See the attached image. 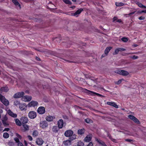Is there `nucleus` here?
<instances>
[{
  "instance_id": "obj_37",
  "label": "nucleus",
  "mask_w": 146,
  "mask_h": 146,
  "mask_svg": "<svg viewBox=\"0 0 146 146\" xmlns=\"http://www.w3.org/2000/svg\"><path fill=\"white\" fill-rule=\"evenodd\" d=\"M2 123L5 127H7L9 125V124L7 122V121H2Z\"/></svg>"
},
{
  "instance_id": "obj_64",
  "label": "nucleus",
  "mask_w": 146,
  "mask_h": 146,
  "mask_svg": "<svg viewBox=\"0 0 146 146\" xmlns=\"http://www.w3.org/2000/svg\"><path fill=\"white\" fill-rule=\"evenodd\" d=\"M47 26H47V25H45L44 26H42V27H42V28H44V27H47Z\"/></svg>"
},
{
  "instance_id": "obj_14",
  "label": "nucleus",
  "mask_w": 146,
  "mask_h": 146,
  "mask_svg": "<svg viewBox=\"0 0 146 146\" xmlns=\"http://www.w3.org/2000/svg\"><path fill=\"white\" fill-rule=\"evenodd\" d=\"M64 122L62 119H60L58 122V125L59 129H61L63 127Z\"/></svg>"
},
{
  "instance_id": "obj_36",
  "label": "nucleus",
  "mask_w": 146,
  "mask_h": 146,
  "mask_svg": "<svg viewBox=\"0 0 146 146\" xmlns=\"http://www.w3.org/2000/svg\"><path fill=\"white\" fill-rule=\"evenodd\" d=\"M62 1L66 4L69 5H71L72 4L71 2L69 0H62Z\"/></svg>"
},
{
  "instance_id": "obj_32",
  "label": "nucleus",
  "mask_w": 146,
  "mask_h": 146,
  "mask_svg": "<svg viewBox=\"0 0 146 146\" xmlns=\"http://www.w3.org/2000/svg\"><path fill=\"white\" fill-rule=\"evenodd\" d=\"M1 90L3 92H7L9 90V89L7 87H3L1 88Z\"/></svg>"
},
{
  "instance_id": "obj_28",
  "label": "nucleus",
  "mask_w": 146,
  "mask_h": 146,
  "mask_svg": "<svg viewBox=\"0 0 146 146\" xmlns=\"http://www.w3.org/2000/svg\"><path fill=\"white\" fill-rule=\"evenodd\" d=\"M15 122L16 124L19 126H21V121H20V120L18 119H15Z\"/></svg>"
},
{
  "instance_id": "obj_15",
  "label": "nucleus",
  "mask_w": 146,
  "mask_h": 146,
  "mask_svg": "<svg viewBox=\"0 0 146 146\" xmlns=\"http://www.w3.org/2000/svg\"><path fill=\"white\" fill-rule=\"evenodd\" d=\"M20 120L21 122L22 123L23 125L27 123L28 121L27 118L26 117H21Z\"/></svg>"
},
{
  "instance_id": "obj_5",
  "label": "nucleus",
  "mask_w": 146,
  "mask_h": 146,
  "mask_svg": "<svg viewBox=\"0 0 146 146\" xmlns=\"http://www.w3.org/2000/svg\"><path fill=\"white\" fill-rule=\"evenodd\" d=\"M24 94L25 93L24 92H21L16 93L13 95V97L15 98H19L21 97L22 98Z\"/></svg>"
},
{
  "instance_id": "obj_54",
  "label": "nucleus",
  "mask_w": 146,
  "mask_h": 146,
  "mask_svg": "<svg viewBox=\"0 0 146 146\" xmlns=\"http://www.w3.org/2000/svg\"><path fill=\"white\" fill-rule=\"evenodd\" d=\"M117 17H114L113 18V22H114L115 21L117 20Z\"/></svg>"
},
{
  "instance_id": "obj_12",
  "label": "nucleus",
  "mask_w": 146,
  "mask_h": 146,
  "mask_svg": "<svg viewBox=\"0 0 146 146\" xmlns=\"http://www.w3.org/2000/svg\"><path fill=\"white\" fill-rule=\"evenodd\" d=\"M125 49L123 48H116L114 52L113 53V55H116L118 54L119 51H124Z\"/></svg>"
},
{
  "instance_id": "obj_46",
  "label": "nucleus",
  "mask_w": 146,
  "mask_h": 146,
  "mask_svg": "<svg viewBox=\"0 0 146 146\" xmlns=\"http://www.w3.org/2000/svg\"><path fill=\"white\" fill-rule=\"evenodd\" d=\"M125 141H126L130 142L133 141V140L130 139H125Z\"/></svg>"
},
{
  "instance_id": "obj_19",
  "label": "nucleus",
  "mask_w": 146,
  "mask_h": 146,
  "mask_svg": "<svg viewBox=\"0 0 146 146\" xmlns=\"http://www.w3.org/2000/svg\"><path fill=\"white\" fill-rule=\"evenodd\" d=\"M54 118V117L49 115L46 117V119L47 121L50 122L52 121L53 119Z\"/></svg>"
},
{
  "instance_id": "obj_57",
  "label": "nucleus",
  "mask_w": 146,
  "mask_h": 146,
  "mask_svg": "<svg viewBox=\"0 0 146 146\" xmlns=\"http://www.w3.org/2000/svg\"><path fill=\"white\" fill-rule=\"evenodd\" d=\"M117 22L120 23L122 22L121 20V19H117L116 21Z\"/></svg>"
},
{
  "instance_id": "obj_56",
  "label": "nucleus",
  "mask_w": 146,
  "mask_h": 146,
  "mask_svg": "<svg viewBox=\"0 0 146 146\" xmlns=\"http://www.w3.org/2000/svg\"><path fill=\"white\" fill-rule=\"evenodd\" d=\"M18 145L19 146H22L23 144L19 141V142H18Z\"/></svg>"
},
{
  "instance_id": "obj_39",
  "label": "nucleus",
  "mask_w": 146,
  "mask_h": 146,
  "mask_svg": "<svg viewBox=\"0 0 146 146\" xmlns=\"http://www.w3.org/2000/svg\"><path fill=\"white\" fill-rule=\"evenodd\" d=\"M8 144L9 146H14V143L12 141H9L8 143Z\"/></svg>"
},
{
  "instance_id": "obj_43",
  "label": "nucleus",
  "mask_w": 146,
  "mask_h": 146,
  "mask_svg": "<svg viewBox=\"0 0 146 146\" xmlns=\"http://www.w3.org/2000/svg\"><path fill=\"white\" fill-rule=\"evenodd\" d=\"M122 80L123 79L119 80L117 82H115V84L118 85L120 84L121 83Z\"/></svg>"
},
{
  "instance_id": "obj_45",
  "label": "nucleus",
  "mask_w": 146,
  "mask_h": 146,
  "mask_svg": "<svg viewBox=\"0 0 146 146\" xmlns=\"http://www.w3.org/2000/svg\"><path fill=\"white\" fill-rule=\"evenodd\" d=\"M87 146H93V144L92 142H90Z\"/></svg>"
},
{
  "instance_id": "obj_60",
  "label": "nucleus",
  "mask_w": 146,
  "mask_h": 146,
  "mask_svg": "<svg viewBox=\"0 0 146 146\" xmlns=\"http://www.w3.org/2000/svg\"><path fill=\"white\" fill-rule=\"evenodd\" d=\"M63 117L65 119H68V117L66 115L63 116Z\"/></svg>"
},
{
  "instance_id": "obj_53",
  "label": "nucleus",
  "mask_w": 146,
  "mask_h": 146,
  "mask_svg": "<svg viewBox=\"0 0 146 146\" xmlns=\"http://www.w3.org/2000/svg\"><path fill=\"white\" fill-rule=\"evenodd\" d=\"M7 118L5 116V117H4V118H3V119H2V121H7Z\"/></svg>"
},
{
  "instance_id": "obj_34",
  "label": "nucleus",
  "mask_w": 146,
  "mask_h": 146,
  "mask_svg": "<svg viewBox=\"0 0 146 146\" xmlns=\"http://www.w3.org/2000/svg\"><path fill=\"white\" fill-rule=\"evenodd\" d=\"M3 137L5 138H7L9 137V135L7 133H4L3 134Z\"/></svg>"
},
{
  "instance_id": "obj_50",
  "label": "nucleus",
  "mask_w": 146,
  "mask_h": 146,
  "mask_svg": "<svg viewBox=\"0 0 146 146\" xmlns=\"http://www.w3.org/2000/svg\"><path fill=\"white\" fill-rule=\"evenodd\" d=\"M139 13L140 14H141L142 13H146V10H142L140 11H139Z\"/></svg>"
},
{
  "instance_id": "obj_61",
  "label": "nucleus",
  "mask_w": 146,
  "mask_h": 146,
  "mask_svg": "<svg viewBox=\"0 0 146 146\" xmlns=\"http://www.w3.org/2000/svg\"><path fill=\"white\" fill-rule=\"evenodd\" d=\"M142 8H146V6H144V5H143V6Z\"/></svg>"
},
{
  "instance_id": "obj_16",
  "label": "nucleus",
  "mask_w": 146,
  "mask_h": 146,
  "mask_svg": "<svg viewBox=\"0 0 146 146\" xmlns=\"http://www.w3.org/2000/svg\"><path fill=\"white\" fill-rule=\"evenodd\" d=\"M107 104L108 105L113 106L116 108H118V106L114 102H107Z\"/></svg>"
},
{
  "instance_id": "obj_59",
  "label": "nucleus",
  "mask_w": 146,
  "mask_h": 146,
  "mask_svg": "<svg viewBox=\"0 0 146 146\" xmlns=\"http://www.w3.org/2000/svg\"><path fill=\"white\" fill-rule=\"evenodd\" d=\"M36 131H34L33 133V135L36 136Z\"/></svg>"
},
{
  "instance_id": "obj_6",
  "label": "nucleus",
  "mask_w": 146,
  "mask_h": 146,
  "mask_svg": "<svg viewBox=\"0 0 146 146\" xmlns=\"http://www.w3.org/2000/svg\"><path fill=\"white\" fill-rule=\"evenodd\" d=\"M32 99V97L29 96H24L22 98V101L26 102L30 101Z\"/></svg>"
},
{
  "instance_id": "obj_41",
  "label": "nucleus",
  "mask_w": 146,
  "mask_h": 146,
  "mask_svg": "<svg viewBox=\"0 0 146 146\" xmlns=\"http://www.w3.org/2000/svg\"><path fill=\"white\" fill-rule=\"evenodd\" d=\"M130 58L133 59H137L138 58V56L135 55H134L133 56L130 57Z\"/></svg>"
},
{
  "instance_id": "obj_31",
  "label": "nucleus",
  "mask_w": 146,
  "mask_h": 146,
  "mask_svg": "<svg viewBox=\"0 0 146 146\" xmlns=\"http://www.w3.org/2000/svg\"><path fill=\"white\" fill-rule=\"evenodd\" d=\"M23 125L24 129V131H26L29 129V127L28 125L26 124H23Z\"/></svg>"
},
{
  "instance_id": "obj_52",
  "label": "nucleus",
  "mask_w": 146,
  "mask_h": 146,
  "mask_svg": "<svg viewBox=\"0 0 146 146\" xmlns=\"http://www.w3.org/2000/svg\"><path fill=\"white\" fill-rule=\"evenodd\" d=\"M3 130V127H2V124L1 122L0 121V131Z\"/></svg>"
},
{
  "instance_id": "obj_2",
  "label": "nucleus",
  "mask_w": 146,
  "mask_h": 146,
  "mask_svg": "<svg viewBox=\"0 0 146 146\" xmlns=\"http://www.w3.org/2000/svg\"><path fill=\"white\" fill-rule=\"evenodd\" d=\"M0 100L5 106H7L9 105V102L8 100L6 99L5 97L1 94H0Z\"/></svg>"
},
{
  "instance_id": "obj_20",
  "label": "nucleus",
  "mask_w": 146,
  "mask_h": 146,
  "mask_svg": "<svg viewBox=\"0 0 146 146\" xmlns=\"http://www.w3.org/2000/svg\"><path fill=\"white\" fill-rule=\"evenodd\" d=\"M83 10V9L82 8H80L78 9L75 13H74L73 15L76 16L77 15L80 14L81 12Z\"/></svg>"
},
{
  "instance_id": "obj_25",
  "label": "nucleus",
  "mask_w": 146,
  "mask_h": 146,
  "mask_svg": "<svg viewBox=\"0 0 146 146\" xmlns=\"http://www.w3.org/2000/svg\"><path fill=\"white\" fill-rule=\"evenodd\" d=\"M85 129L84 128L79 129L78 131V133L79 135L83 134L85 131Z\"/></svg>"
},
{
  "instance_id": "obj_4",
  "label": "nucleus",
  "mask_w": 146,
  "mask_h": 146,
  "mask_svg": "<svg viewBox=\"0 0 146 146\" xmlns=\"http://www.w3.org/2000/svg\"><path fill=\"white\" fill-rule=\"evenodd\" d=\"M40 126L42 129H45L48 126V122L45 121H41L40 123Z\"/></svg>"
},
{
  "instance_id": "obj_58",
  "label": "nucleus",
  "mask_w": 146,
  "mask_h": 146,
  "mask_svg": "<svg viewBox=\"0 0 146 146\" xmlns=\"http://www.w3.org/2000/svg\"><path fill=\"white\" fill-rule=\"evenodd\" d=\"M105 55H106V54H102L101 57V58H102L103 57L105 56Z\"/></svg>"
},
{
  "instance_id": "obj_18",
  "label": "nucleus",
  "mask_w": 146,
  "mask_h": 146,
  "mask_svg": "<svg viewBox=\"0 0 146 146\" xmlns=\"http://www.w3.org/2000/svg\"><path fill=\"white\" fill-rule=\"evenodd\" d=\"M85 90L86 91H88V92H90L91 93H93V94H94V95H96L98 96H99V97H102V98L104 97H105L104 96L100 94H99L98 93L95 92H94L91 91H90L89 90H88L87 89H85Z\"/></svg>"
},
{
  "instance_id": "obj_21",
  "label": "nucleus",
  "mask_w": 146,
  "mask_h": 146,
  "mask_svg": "<svg viewBox=\"0 0 146 146\" xmlns=\"http://www.w3.org/2000/svg\"><path fill=\"white\" fill-rule=\"evenodd\" d=\"M43 143L44 141L42 138H37V145H41L43 144Z\"/></svg>"
},
{
  "instance_id": "obj_27",
  "label": "nucleus",
  "mask_w": 146,
  "mask_h": 146,
  "mask_svg": "<svg viewBox=\"0 0 146 146\" xmlns=\"http://www.w3.org/2000/svg\"><path fill=\"white\" fill-rule=\"evenodd\" d=\"M59 129L58 127L57 126H54L52 129V130L53 132L55 133H57Z\"/></svg>"
},
{
  "instance_id": "obj_47",
  "label": "nucleus",
  "mask_w": 146,
  "mask_h": 146,
  "mask_svg": "<svg viewBox=\"0 0 146 146\" xmlns=\"http://www.w3.org/2000/svg\"><path fill=\"white\" fill-rule=\"evenodd\" d=\"M14 140L16 143H18L19 142V140L18 138L16 137L14 138Z\"/></svg>"
},
{
  "instance_id": "obj_24",
  "label": "nucleus",
  "mask_w": 146,
  "mask_h": 146,
  "mask_svg": "<svg viewBox=\"0 0 146 146\" xmlns=\"http://www.w3.org/2000/svg\"><path fill=\"white\" fill-rule=\"evenodd\" d=\"M112 48V47L111 46L108 47L106 48L104 51L105 54L106 55H107L108 54Z\"/></svg>"
},
{
  "instance_id": "obj_48",
  "label": "nucleus",
  "mask_w": 146,
  "mask_h": 146,
  "mask_svg": "<svg viewBox=\"0 0 146 146\" xmlns=\"http://www.w3.org/2000/svg\"><path fill=\"white\" fill-rule=\"evenodd\" d=\"M138 6L142 8L143 5L141 3H138Z\"/></svg>"
},
{
  "instance_id": "obj_1",
  "label": "nucleus",
  "mask_w": 146,
  "mask_h": 146,
  "mask_svg": "<svg viewBox=\"0 0 146 146\" xmlns=\"http://www.w3.org/2000/svg\"><path fill=\"white\" fill-rule=\"evenodd\" d=\"M115 72L116 73L123 76H127L129 74V73L128 72L123 70H117L115 71Z\"/></svg>"
},
{
  "instance_id": "obj_11",
  "label": "nucleus",
  "mask_w": 146,
  "mask_h": 146,
  "mask_svg": "<svg viewBox=\"0 0 146 146\" xmlns=\"http://www.w3.org/2000/svg\"><path fill=\"white\" fill-rule=\"evenodd\" d=\"M95 140L99 144L101 145L102 146H107L104 141L100 140V139L95 137Z\"/></svg>"
},
{
  "instance_id": "obj_9",
  "label": "nucleus",
  "mask_w": 146,
  "mask_h": 146,
  "mask_svg": "<svg viewBox=\"0 0 146 146\" xmlns=\"http://www.w3.org/2000/svg\"><path fill=\"white\" fill-rule=\"evenodd\" d=\"M92 137V135L91 134H89L86 136L84 140L86 142H88L91 140Z\"/></svg>"
},
{
  "instance_id": "obj_38",
  "label": "nucleus",
  "mask_w": 146,
  "mask_h": 146,
  "mask_svg": "<svg viewBox=\"0 0 146 146\" xmlns=\"http://www.w3.org/2000/svg\"><path fill=\"white\" fill-rule=\"evenodd\" d=\"M121 40L123 42H126L128 41V38H127L125 37H122L121 38Z\"/></svg>"
},
{
  "instance_id": "obj_29",
  "label": "nucleus",
  "mask_w": 146,
  "mask_h": 146,
  "mask_svg": "<svg viewBox=\"0 0 146 146\" xmlns=\"http://www.w3.org/2000/svg\"><path fill=\"white\" fill-rule=\"evenodd\" d=\"M69 137V139L71 141L76 139V135L75 134H73L71 137Z\"/></svg>"
},
{
  "instance_id": "obj_55",
  "label": "nucleus",
  "mask_w": 146,
  "mask_h": 146,
  "mask_svg": "<svg viewBox=\"0 0 146 146\" xmlns=\"http://www.w3.org/2000/svg\"><path fill=\"white\" fill-rule=\"evenodd\" d=\"M9 128H5V129L3 130V131H9Z\"/></svg>"
},
{
  "instance_id": "obj_63",
  "label": "nucleus",
  "mask_w": 146,
  "mask_h": 146,
  "mask_svg": "<svg viewBox=\"0 0 146 146\" xmlns=\"http://www.w3.org/2000/svg\"><path fill=\"white\" fill-rule=\"evenodd\" d=\"M37 60H39V61L40 60V58H38L37 57Z\"/></svg>"
},
{
  "instance_id": "obj_40",
  "label": "nucleus",
  "mask_w": 146,
  "mask_h": 146,
  "mask_svg": "<svg viewBox=\"0 0 146 146\" xmlns=\"http://www.w3.org/2000/svg\"><path fill=\"white\" fill-rule=\"evenodd\" d=\"M14 105L16 106L18 105H19V106L20 104H20L19 101H17V100L15 101L14 102Z\"/></svg>"
},
{
  "instance_id": "obj_8",
  "label": "nucleus",
  "mask_w": 146,
  "mask_h": 146,
  "mask_svg": "<svg viewBox=\"0 0 146 146\" xmlns=\"http://www.w3.org/2000/svg\"><path fill=\"white\" fill-rule=\"evenodd\" d=\"M28 116L30 118L34 119L36 117V114L35 112L32 111L29 112L28 114Z\"/></svg>"
},
{
  "instance_id": "obj_49",
  "label": "nucleus",
  "mask_w": 146,
  "mask_h": 146,
  "mask_svg": "<svg viewBox=\"0 0 146 146\" xmlns=\"http://www.w3.org/2000/svg\"><path fill=\"white\" fill-rule=\"evenodd\" d=\"M135 11H135L133 12H131L130 13H129L128 14H127V15H129V16H131V15L134 14L135 13Z\"/></svg>"
},
{
  "instance_id": "obj_22",
  "label": "nucleus",
  "mask_w": 146,
  "mask_h": 146,
  "mask_svg": "<svg viewBox=\"0 0 146 146\" xmlns=\"http://www.w3.org/2000/svg\"><path fill=\"white\" fill-rule=\"evenodd\" d=\"M19 108L21 110H26V106L25 104H21L19 106Z\"/></svg>"
},
{
  "instance_id": "obj_3",
  "label": "nucleus",
  "mask_w": 146,
  "mask_h": 146,
  "mask_svg": "<svg viewBox=\"0 0 146 146\" xmlns=\"http://www.w3.org/2000/svg\"><path fill=\"white\" fill-rule=\"evenodd\" d=\"M128 117L131 119L135 123L139 124L140 122L139 120L135 117L132 115H130L128 116Z\"/></svg>"
},
{
  "instance_id": "obj_35",
  "label": "nucleus",
  "mask_w": 146,
  "mask_h": 146,
  "mask_svg": "<svg viewBox=\"0 0 146 146\" xmlns=\"http://www.w3.org/2000/svg\"><path fill=\"white\" fill-rule=\"evenodd\" d=\"M85 121L88 123H92V121L89 118H87L85 119Z\"/></svg>"
},
{
  "instance_id": "obj_10",
  "label": "nucleus",
  "mask_w": 146,
  "mask_h": 146,
  "mask_svg": "<svg viewBox=\"0 0 146 146\" xmlns=\"http://www.w3.org/2000/svg\"><path fill=\"white\" fill-rule=\"evenodd\" d=\"M45 109L43 107H40L37 110V112L40 114H43L45 112Z\"/></svg>"
},
{
  "instance_id": "obj_17",
  "label": "nucleus",
  "mask_w": 146,
  "mask_h": 146,
  "mask_svg": "<svg viewBox=\"0 0 146 146\" xmlns=\"http://www.w3.org/2000/svg\"><path fill=\"white\" fill-rule=\"evenodd\" d=\"M8 114L13 117H17V115L15 113H13L10 110H9L7 111Z\"/></svg>"
},
{
  "instance_id": "obj_23",
  "label": "nucleus",
  "mask_w": 146,
  "mask_h": 146,
  "mask_svg": "<svg viewBox=\"0 0 146 146\" xmlns=\"http://www.w3.org/2000/svg\"><path fill=\"white\" fill-rule=\"evenodd\" d=\"M13 3L17 7L18 6L20 9H21V7L20 4L18 2L17 0H12Z\"/></svg>"
},
{
  "instance_id": "obj_42",
  "label": "nucleus",
  "mask_w": 146,
  "mask_h": 146,
  "mask_svg": "<svg viewBox=\"0 0 146 146\" xmlns=\"http://www.w3.org/2000/svg\"><path fill=\"white\" fill-rule=\"evenodd\" d=\"M145 19V17L143 16H141L138 18V19L139 20H143Z\"/></svg>"
},
{
  "instance_id": "obj_62",
  "label": "nucleus",
  "mask_w": 146,
  "mask_h": 146,
  "mask_svg": "<svg viewBox=\"0 0 146 146\" xmlns=\"http://www.w3.org/2000/svg\"><path fill=\"white\" fill-rule=\"evenodd\" d=\"M24 142L25 143V144L26 145H27V143H26V142L25 141H24Z\"/></svg>"
},
{
  "instance_id": "obj_44",
  "label": "nucleus",
  "mask_w": 146,
  "mask_h": 146,
  "mask_svg": "<svg viewBox=\"0 0 146 146\" xmlns=\"http://www.w3.org/2000/svg\"><path fill=\"white\" fill-rule=\"evenodd\" d=\"M16 137H17V138H18V139L19 138V139H21V136L20 135H19V134H18V133H16Z\"/></svg>"
},
{
  "instance_id": "obj_26",
  "label": "nucleus",
  "mask_w": 146,
  "mask_h": 146,
  "mask_svg": "<svg viewBox=\"0 0 146 146\" xmlns=\"http://www.w3.org/2000/svg\"><path fill=\"white\" fill-rule=\"evenodd\" d=\"M71 141L69 139L67 140L66 141H64L63 143L66 146L70 145H71Z\"/></svg>"
},
{
  "instance_id": "obj_13",
  "label": "nucleus",
  "mask_w": 146,
  "mask_h": 146,
  "mask_svg": "<svg viewBox=\"0 0 146 146\" xmlns=\"http://www.w3.org/2000/svg\"><path fill=\"white\" fill-rule=\"evenodd\" d=\"M36 106V102L35 101H32L29 102L27 105L28 107H35Z\"/></svg>"
},
{
  "instance_id": "obj_51",
  "label": "nucleus",
  "mask_w": 146,
  "mask_h": 146,
  "mask_svg": "<svg viewBox=\"0 0 146 146\" xmlns=\"http://www.w3.org/2000/svg\"><path fill=\"white\" fill-rule=\"evenodd\" d=\"M28 139L31 141L32 140V137L30 135H28L27 137Z\"/></svg>"
},
{
  "instance_id": "obj_7",
  "label": "nucleus",
  "mask_w": 146,
  "mask_h": 146,
  "mask_svg": "<svg viewBox=\"0 0 146 146\" xmlns=\"http://www.w3.org/2000/svg\"><path fill=\"white\" fill-rule=\"evenodd\" d=\"M73 133L72 131L68 130L66 131L64 133V135L66 137H71Z\"/></svg>"
},
{
  "instance_id": "obj_33",
  "label": "nucleus",
  "mask_w": 146,
  "mask_h": 146,
  "mask_svg": "<svg viewBox=\"0 0 146 146\" xmlns=\"http://www.w3.org/2000/svg\"><path fill=\"white\" fill-rule=\"evenodd\" d=\"M77 145L78 146H84V144L82 141H80L78 142Z\"/></svg>"
},
{
  "instance_id": "obj_30",
  "label": "nucleus",
  "mask_w": 146,
  "mask_h": 146,
  "mask_svg": "<svg viewBox=\"0 0 146 146\" xmlns=\"http://www.w3.org/2000/svg\"><path fill=\"white\" fill-rule=\"evenodd\" d=\"M115 5L117 7H121L124 5V4L121 2H116L115 3Z\"/></svg>"
}]
</instances>
